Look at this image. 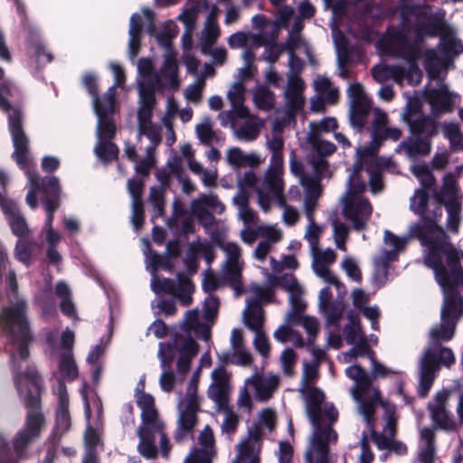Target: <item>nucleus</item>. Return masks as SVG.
Here are the masks:
<instances>
[{
    "instance_id": "29",
    "label": "nucleus",
    "mask_w": 463,
    "mask_h": 463,
    "mask_svg": "<svg viewBox=\"0 0 463 463\" xmlns=\"http://www.w3.org/2000/svg\"><path fill=\"white\" fill-rule=\"evenodd\" d=\"M246 88L242 81L234 82L227 92V99L231 104V109L222 111L219 118L222 125H227V121L233 120L237 117H245L249 115V108L244 105Z\"/></svg>"
},
{
    "instance_id": "52",
    "label": "nucleus",
    "mask_w": 463,
    "mask_h": 463,
    "mask_svg": "<svg viewBox=\"0 0 463 463\" xmlns=\"http://www.w3.org/2000/svg\"><path fill=\"white\" fill-rule=\"evenodd\" d=\"M233 203L238 208L239 218L245 224H256L258 222L257 213L250 207V195H235Z\"/></svg>"
},
{
    "instance_id": "17",
    "label": "nucleus",
    "mask_w": 463,
    "mask_h": 463,
    "mask_svg": "<svg viewBox=\"0 0 463 463\" xmlns=\"http://www.w3.org/2000/svg\"><path fill=\"white\" fill-rule=\"evenodd\" d=\"M152 289L156 294H169L176 298L183 306H189L193 301L194 286L192 280L183 273H178L176 281L170 279H160L155 275L151 281Z\"/></svg>"
},
{
    "instance_id": "51",
    "label": "nucleus",
    "mask_w": 463,
    "mask_h": 463,
    "mask_svg": "<svg viewBox=\"0 0 463 463\" xmlns=\"http://www.w3.org/2000/svg\"><path fill=\"white\" fill-rule=\"evenodd\" d=\"M317 93L326 100L328 104H335L339 99V91L331 80L326 77H317L314 80Z\"/></svg>"
},
{
    "instance_id": "38",
    "label": "nucleus",
    "mask_w": 463,
    "mask_h": 463,
    "mask_svg": "<svg viewBox=\"0 0 463 463\" xmlns=\"http://www.w3.org/2000/svg\"><path fill=\"white\" fill-rule=\"evenodd\" d=\"M226 160L233 168L258 167L263 159L256 153L247 154L239 147H232L227 151Z\"/></svg>"
},
{
    "instance_id": "54",
    "label": "nucleus",
    "mask_w": 463,
    "mask_h": 463,
    "mask_svg": "<svg viewBox=\"0 0 463 463\" xmlns=\"http://www.w3.org/2000/svg\"><path fill=\"white\" fill-rule=\"evenodd\" d=\"M371 439L379 449H388L397 454L402 455L407 451V447L402 441L396 440L395 438L387 439L384 436L377 435L376 430L372 429Z\"/></svg>"
},
{
    "instance_id": "20",
    "label": "nucleus",
    "mask_w": 463,
    "mask_h": 463,
    "mask_svg": "<svg viewBox=\"0 0 463 463\" xmlns=\"http://www.w3.org/2000/svg\"><path fill=\"white\" fill-rule=\"evenodd\" d=\"M407 241L406 238H400L390 231L384 232L383 242L385 247L381 250L379 256L374 260L375 279L378 282H385L389 263L397 259L398 254L404 250Z\"/></svg>"
},
{
    "instance_id": "18",
    "label": "nucleus",
    "mask_w": 463,
    "mask_h": 463,
    "mask_svg": "<svg viewBox=\"0 0 463 463\" xmlns=\"http://www.w3.org/2000/svg\"><path fill=\"white\" fill-rule=\"evenodd\" d=\"M343 205L342 213L345 218L351 222L355 231H363L373 213V205L364 196L343 195L341 198Z\"/></svg>"
},
{
    "instance_id": "60",
    "label": "nucleus",
    "mask_w": 463,
    "mask_h": 463,
    "mask_svg": "<svg viewBox=\"0 0 463 463\" xmlns=\"http://www.w3.org/2000/svg\"><path fill=\"white\" fill-rule=\"evenodd\" d=\"M260 180L253 170H247L239 174L236 180L238 192L236 195H250L249 190L258 186Z\"/></svg>"
},
{
    "instance_id": "33",
    "label": "nucleus",
    "mask_w": 463,
    "mask_h": 463,
    "mask_svg": "<svg viewBox=\"0 0 463 463\" xmlns=\"http://www.w3.org/2000/svg\"><path fill=\"white\" fill-rule=\"evenodd\" d=\"M279 383L280 379L275 374L263 376L260 373H255L246 379V384L250 385L251 390L254 391L255 399L260 402L269 400L278 390Z\"/></svg>"
},
{
    "instance_id": "45",
    "label": "nucleus",
    "mask_w": 463,
    "mask_h": 463,
    "mask_svg": "<svg viewBox=\"0 0 463 463\" xmlns=\"http://www.w3.org/2000/svg\"><path fill=\"white\" fill-rule=\"evenodd\" d=\"M434 457L435 433L432 429L425 427L420 430L419 459L421 463H433Z\"/></svg>"
},
{
    "instance_id": "43",
    "label": "nucleus",
    "mask_w": 463,
    "mask_h": 463,
    "mask_svg": "<svg viewBox=\"0 0 463 463\" xmlns=\"http://www.w3.org/2000/svg\"><path fill=\"white\" fill-rule=\"evenodd\" d=\"M458 188L457 180L452 174H447L443 178V184L440 189L433 193L434 199L440 203V205L458 202Z\"/></svg>"
},
{
    "instance_id": "6",
    "label": "nucleus",
    "mask_w": 463,
    "mask_h": 463,
    "mask_svg": "<svg viewBox=\"0 0 463 463\" xmlns=\"http://www.w3.org/2000/svg\"><path fill=\"white\" fill-rule=\"evenodd\" d=\"M354 400L357 403V410L362 414L370 428V431L374 428V415L378 406L383 409V420L384 425L382 431H376L377 435L384 436L387 439L395 438L397 433L398 416L396 407L383 399L381 390H377L370 385L365 378L364 383L358 390L353 392Z\"/></svg>"
},
{
    "instance_id": "47",
    "label": "nucleus",
    "mask_w": 463,
    "mask_h": 463,
    "mask_svg": "<svg viewBox=\"0 0 463 463\" xmlns=\"http://www.w3.org/2000/svg\"><path fill=\"white\" fill-rule=\"evenodd\" d=\"M399 151L403 152L409 157L425 156L430 151V143L420 137L410 138L399 146Z\"/></svg>"
},
{
    "instance_id": "56",
    "label": "nucleus",
    "mask_w": 463,
    "mask_h": 463,
    "mask_svg": "<svg viewBox=\"0 0 463 463\" xmlns=\"http://www.w3.org/2000/svg\"><path fill=\"white\" fill-rule=\"evenodd\" d=\"M307 463H331L329 455V445H320L317 438H314L313 444L306 453Z\"/></svg>"
},
{
    "instance_id": "46",
    "label": "nucleus",
    "mask_w": 463,
    "mask_h": 463,
    "mask_svg": "<svg viewBox=\"0 0 463 463\" xmlns=\"http://www.w3.org/2000/svg\"><path fill=\"white\" fill-rule=\"evenodd\" d=\"M164 87H170L174 90H176L179 87L178 80V67L175 58V54H169L165 57V62L163 68L161 69V73L159 74Z\"/></svg>"
},
{
    "instance_id": "57",
    "label": "nucleus",
    "mask_w": 463,
    "mask_h": 463,
    "mask_svg": "<svg viewBox=\"0 0 463 463\" xmlns=\"http://www.w3.org/2000/svg\"><path fill=\"white\" fill-rule=\"evenodd\" d=\"M307 140L312 149L321 157L329 156L335 150V146L329 141L324 140L322 137L319 136V131L317 129L315 131H309Z\"/></svg>"
},
{
    "instance_id": "12",
    "label": "nucleus",
    "mask_w": 463,
    "mask_h": 463,
    "mask_svg": "<svg viewBox=\"0 0 463 463\" xmlns=\"http://www.w3.org/2000/svg\"><path fill=\"white\" fill-rule=\"evenodd\" d=\"M200 409V401L197 395V381L193 379L188 387L185 395L178 403L179 417L177 429L175 434V439L182 442L186 438L192 436L193 430L197 423V411Z\"/></svg>"
},
{
    "instance_id": "36",
    "label": "nucleus",
    "mask_w": 463,
    "mask_h": 463,
    "mask_svg": "<svg viewBox=\"0 0 463 463\" xmlns=\"http://www.w3.org/2000/svg\"><path fill=\"white\" fill-rule=\"evenodd\" d=\"M357 161L353 167V171L349 176L347 182V190L344 195H351V196H364L363 194L366 190V182L362 175V168L366 166V165H373L374 163H377V157L372 162H365L361 159L360 153L357 150Z\"/></svg>"
},
{
    "instance_id": "32",
    "label": "nucleus",
    "mask_w": 463,
    "mask_h": 463,
    "mask_svg": "<svg viewBox=\"0 0 463 463\" xmlns=\"http://www.w3.org/2000/svg\"><path fill=\"white\" fill-rule=\"evenodd\" d=\"M278 38V28L269 35L268 32L261 31L259 33H252L250 32H237L232 34L227 42L231 48H248V47H260L268 45Z\"/></svg>"
},
{
    "instance_id": "35",
    "label": "nucleus",
    "mask_w": 463,
    "mask_h": 463,
    "mask_svg": "<svg viewBox=\"0 0 463 463\" xmlns=\"http://www.w3.org/2000/svg\"><path fill=\"white\" fill-rule=\"evenodd\" d=\"M41 191L46 195L44 204L48 213V222L51 223L53 219V212L60 206L59 180L54 176L41 179Z\"/></svg>"
},
{
    "instance_id": "26",
    "label": "nucleus",
    "mask_w": 463,
    "mask_h": 463,
    "mask_svg": "<svg viewBox=\"0 0 463 463\" xmlns=\"http://www.w3.org/2000/svg\"><path fill=\"white\" fill-rule=\"evenodd\" d=\"M212 383L208 388V397L216 406L229 404L232 392V373L224 365L215 368L211 374Z\"/></svg>"
},
{
    "instance_id": "27",
    "label": "nucleus",
    "mask_w": 463,
    "mask_h": 463,
    "mask_svg": "<svg viewBox=\"0 0 463 463\" xmlns=\"http://www.w3.org/2000/svg\"><path fill=\"white\" fill-rule=\"evenodd\" d=\"M94 109L98 117V139H113L117 130L115 120L111 116L114 110L113 95L106 94L103 97L102 105H96Z\"/></svg>"
},
{
    "instance_id": "58",
    "label": "nucleus",
    "mask_w": 463,
    "mask_h": 463,
    "mask_svg": "<svg viewBox=\"0 0 463 463\" xmlns=\"http://www.w3.org/2000/svg\"><path fill=\"white\" fill-rule=\"evenodd\" d=\"M55 295L61 299V310L69 317L75 316V307L71 301V291L69 286L60 281L55 286Z\"/></svg>"
},
{
    "instance_id": "21",
    "label": "nucleus",
    "mask_w": 463,
    "mask_h": 463,
    "mask_svg": "<svg viewBox=\"0 0 463 463\" xmlns=\"http://www.w3.org/2000/svg\"><path fill=\"white\" fill-rule=\"evenodd\" d=\"M364 356L368 357L372 363V370L371 374H369L361 365L359 364H352L351 366L345 369V374L354 381L353 386L350 388V394L354 398L353 392L358 390L362 385V383L365 381V378L370 383V385L377 390L380 388L377 385L373 384V381L379 378H384L390 376L395 372L392 369L386 367L380 362L375 359L374 351L372 349V354H364Z\"/></svg>"
},
{
    "instance_id": "23",
    "label": "nucleus",
    "mask_w": 463,
    "mask_h": 463,
    "mask_svg": "<svg viewBox=\"0 0 463 463\" xmlns=\"http://www.w3.org/2000/svg\"><path fill=\"white\" fill-rule=\"evenodd\" d=\"M451 392L449 390L438 392L433 400L428 404L430 419L435 427L445 431H455L458 429V422L448 409Z\"/></svg>"
},
{
    "instance_id": "5",
    "label": "nucleus",
    "mask_w": 463,
    "mask_h": 463,
    "mask_svg": "<svg viewBox=\"0 0 463 463\" xmlns=\"http://www.w3.org/2000/svg\"><path fill=\"white\" fill-rule=\"evenodd\" d=\"M20 369L21 365H18L16 370L19 371ZM23 377L33 385V389L29 390L25 397V405L30 409L27 413L26 426L23 430L18 432L13 441L14 449L19 455L39 436L44 426L43 415L38 408L41 386L40 376L34 368H27L24 373L17 372L14 381L18 388L20 387Z\"/></svg>"
},
{
    "instance_id": "31",
    "label": "nucleus",
    "mask_w": 463,
    "mask_h": 463,
    "mask_svg": "<svg viewBox=\"0 0 463 463\" xmlns=\"http://www.w3.org/2000/svg\"><path fill=\"white\" fill-rule=\"evenodd\" d=\"M225 364H232L241 366H250L253 362L252 355L247 350L241 329L235 328L231 334V350L222 356Z\"/></svg>"
},
{
    "instance_id": "53",
    "label": "nucleus",
    "mask_w": 463,
    "mask_h": 463,
    "mask_svg": "<svg viewBox=\"0 0 463 463\" xmlns=\"http://www.w3.org/2000/svg\"><path fill=\"white\" fill-rule=\"evenodd\" d=\"M372 103L349 106V120L353 128L361 131L371 111Z\"/></svg>"
},
{
    "instance_id": "7",
    "label": "nucleus",
    "mask_w": 463,
    "mask_h": 463,
    "mask_svg": "<svg viewBox=\"0 0 463 463\" xmlns=\"http://www.w3.org/2000/svg\"><path fill=\"white\" fill-rule=\"evenodd\" d=\"M410 209L425 222L423 226L412 228L411 233L420 239L423 245L428 246L426 251L432 248L435 242H449L444 230L437 224L443 213L442 206L436 200L430 203L429 194L424 188L415 190L410 200Z\"/></svg>"
},
{
    "instance_id": "15",
    "label": "nucleus",
    "mask_w": 463,
    "mask_h": 463,
    "mask_svg": "<svg viewBox=\"0 0 463 463\" xmlns=\"http://www.w3.org/2000/svg\"><path fill=\"white\" fill-rule=\"evenodd\" d=\"M344 338L348 345H352L351 349L343 354L345 363L352 364L357 357L372 354V348L357 315H348V323L344 328Z\"/></svg>"
},
{
    "instance_id": "64",
    "label": "nucleus",
    "mask_w": 463,
    "mask_h": 463,
    "mask_svg": "<svg viewBox=\"0 0 463 463\" xmlns=\"http://www.w3.org/2000/svg\"><path fill=\"white\" fill-rule=\"evenodd\" d=\"M445 137L454 149H463V134L456 123H444L441 126Z\"/></svg>"
},
{
    "instance_id": "25",
    "label": "nucleus",
    "mask_w": 463,
    "mask_h": 463,
    "mask_svg": "<svg viewBox=\"0 0 463 463\" xmlns=\"http://www.w3.org/2000/svg\"><path fill=\"white\" fill-rule=\"evenodd\" d=\"M192 214L204 227H211L214 224V213L221 214L224 212V204L213 194H201L193 200L190 205Z\"/></svg>"
},
{
    "instance_id": "49",
    "label": "nucleus",
    "mask_w": 463,
    "mask_h": 463,
    "mask_svg": "<svg viewBox=\"0 0 463 463\" xmlns=\"http://www.w3.org/2000/svg\"><path fill=\"white\" fill-rule=\"evenodd\" d=\"M99 444H101V439L99 432L94 428L89 426L84 433L86 454L82 463H98V454L95 447Z\"/></svg>"
},
{
    "instance_id": "16",
    "label": "nucleus",
    "mask_w": 463,
    "mask_h": 463,
    "mask_svg": "<svg viewBox=\"0 0 463 463\" xmlns=\"http://www.w3.org/2000/svg\"><path fill=\"white\" fill-rule=\"evenodd\" d=\"M141 425L137 429V451L147 459H155L158 456L156 434L159 435L165 431V423L160 420L159 413L141 417Z\"/></svg>"
},
{
    "instance_id": "50",
    "label": "nucleus",
    "mask_w": 463,
    "mask_h": 463,
    "mask_svg": "<svg viewBox=\"0 0 463 463\" xmlns=\"http://www.w3.org/2000/svg\"><path fill=\"white\" fill-rule=\"evenodd\" d=\"M143 27V18L140 14H133L130 19L129 28V55L131 59H134L140 49V34Z\"/></svg>"
},
{
    "instance_id": "63",
    "label": "nucleus",
    "mask_w": 463,
    "mask_h": 463,
    "mask_svg": "<svg viewBox=\"0 0 463 463\" xmlns=\"http://www.w3.org/2000/svg\"><path fill=\"white\" fill-rule=\"evenodd\" d=\"M425 67L431 78L439 76V72L445 68V60L439 56L435 50H428L425 52Z\"/></svg>"
},
{
    "instance_id": "22",
    "label": "nucleus",
    "mask_w": 463,
    "mask_h": 463,
    "mask_svg": "<svg viewBox=\"0 0 463 463\" xmlns=\"http://www.w3.org/2000/svg\"><path fill=\"white\" fill-rule=\"evenodd\" d=\"M263 433L259 424L249 428L248 435L236 446V457L232 463H261Z\"/></svg>"
},
{
    "instance_id": "9",
    "label": "nucleus",
    "mask_w": 463,
    "mask_h": 463,
    "mask_svg": "<svg viewBox=\"0 0 463 463\" xmlns=\"http://www.w3.org/2000/svg\"><path fill=\"white\" fill-rule=\"evenodd\" d=\"M454 363L455 356L451 349L432 343L420 360L419 395L427 396L440 365L449 367Z\"/></svg>"
},
{
    "instance_id": "34",
    "label": "nucleus",
    "mask_w": 463,
    "mask_h": 463,
    "mask_svg": "<svg viewBox=\"0 0 463 463\" xmlns=\"http://www.w3.org/2000/svg\"><path fill=\"white\" fill-rule=\"evenodd\" d=\"M304 88V81L298 76H288V87L285 91V109L296 114L302 109L305 103L303 96Z\"/></svg>"
},
{
    "instance_id": "41",
    "label": "nucleus",
    "mask_w": 463,
    "mask_h": 463,
    "mask_svg": "<svg viewBox=\"0 0 463 463\" xmlns=\"http://www.w3.org/2000/svg\"><path fill=\"white\" fill-rule=\"evenodd\" d=\"M41 244L33 238L19 239L14 247V257L26 266L31 265L33 258L41 251Z\"/></svg>"
},
{
    "instance_id": "4",
    "label": "nucleus",
    "mask_w": 463,
    "mask_h": 463,
    "mask_svg": "<svg viewBox=\"0 0 463 463\" xmlns=\"http://www.w3.org/2000/svg\"><path fill=\"white\" fill-rule=\"evenodd\" d=\"M306 403V411L314 427L309 439V445L313 444L316 437L320 445H329L337 439L332 425L337 420L338 412L333 404L325 403L324 392L314 386L305 385L299 389Z\"/></svg>"
},
{
    "instance_id": "37",
    "label": "nucleus",
    "mask_w": 463,
    "mask_h": 463,
    "mask_svg": "<svg viewBox=\"0 0 463 463\" xmlns=\"http://www.w3.org/2000/svg\"><path fill=\"white\" fill-rule=\"evenodd\" d=\"M272 283L290 293V302L297 310L303 311L306 308V304L301 299L302 288L292 274L275 277Z\"/></svg>"
},
{
    "instance_id": "14",
    "label": "nucleus",
    "mask_w": 463,
    "mask_h": 463,
    "mask_svg": "<svg viewBox=\"0 0 463 463\" xmlns=\"http://www.w3.org/2000/svg\"><path fill=\"white\" fill-rule=\"evenodd\" d=\"M0 107L8 113V128L14 147L13 156L22 168H25L28 163L30 149L29 138L23 128V113L16 108H11L1 94Z\"/></svg>"
},
{
    "instance_id": "61",
    "label": "nucleus",
    "mask_w": 463,
    "mask_h": 463,
    "mask_svg": "<svg viewBox=\"0 0 463 463\" xmlns=\"http://www.w3.org/2000/svg\"><path fill=\"white\" fill-rule=\"evenodd\" d=\"M8 223L12 232L19 239L29 237L31 231L24 217L18 212L10 211Z\"/></svg>"
},
{
    "instance_id": "19",
    "label": "nucleus",
    "mask_w": 463,
    "mask_h": 463,
    "mask_svg": "<svg viewBox=\"0 0 463 463\" xmlns=\"http://www.w3.org/2000/svg\"><path fill=\"white\" fill-rule=\"evenodd\" d=\"M306 187V196L303 199V210L308 220V226L305 234V238L310 244V251L319 249V238L322 229L315 222L314 213L318 205L320 198V187L309 182H304Z\"/></svg>"
},
{
    "instance_id": "13",
    "label": "nucleus",
    "mask_w": 463,
    "mask_h": 463,
    "mask_svg": "<svg viewBox=\"0 0 463 463\" xmlns=\"http://www.w3.org/2000/svg\"><path fill=\"white\" fill-rule=\"evenodd\" d=\"M283 174L284 165L275 160L273 164L269 163L256 186L258 203L264 212L270 209L274 200L281 198L285 188Z\"/></svg>"
},
{
    "instance_id": "2",
    "label": "nucleus",
    "mask_w": 463,
    "mask_h": 463,
    "mask_svg": "<svg viewBox=\"0 0 463 463\" xmlns=\"http://www.w3.org/2000/svg\"><path fill=\"white\" fill-rule=\"evenodd\" d=\"M424 264L434 270L443 290L441 318L458 323L463 315V298L457 290L463 286V269L458 251L450 242H435L425 252Z\"/></svg>"
},
{
    "instance_id": "59",
    "label": "nucleus",
    "mask_w": 463,
    "mask_h": 463,
    "mask_svg": "<svg viewBox=\"0 0 463 463\" xmlns=\"http://www.w3.org/2000/svg\"><path fill=\"white\" fill-rule=\"evenodd\" d=\"M220 35L221 30L218 23H204L203 28L200 33V50L203 51L208 47L213 46Z\"/></svg>"
},
{
    "instance_id": "8",
    "label": "nucleus",
    "mask_w": 463,
    "mask_h": 463,
    "mask_svg": "<svg viewBox=\"0 0 463 463\" xmlns=\"http://www.w3.org/2000/svg\"><path fill=\"white\" fill-rule=\"evenodd\" d=\"M26 304L24 300L3 309L0 316L4 329L8 333L10 344L22 360L28 357L27 345L32 340L25 317Z\"/></svg>"
},
{
    "instance_id": "1",
    "label": "nucleus",
    "mask_w": 463,
    "mask_h": 463,
    "mask_svg": "<svg viewBox=\"0 0 463 463\" xmlns=\"http://www.w3.org/2000/svg\"><path fill=\"white\" fill-rule=\"evenodd\" d=\"M137 70V145L126 143L124 151L126 156L136 163V172L147 176L156 165L155 151L162 141L161 127L152 122V116L156 104L155 94L164 88V83L160 75L154 71L150 60L140 59Z\"/></svg>"
},
{
    "instance_id": "44",
    "label": "nucleus",
    "mask_w": 463,
    "mask_h": 463,
    "mask_svg": "<svg viewBox=\"0 0 463 463\" xmlns=\"http://www.w3.org/2000/svg\"><path fill=\"white\" fill-rule=\"evenodd\" d=\"M244 325L253 332L262 330L265 316L261 306L255 302H247L242 313Z\"/></svg>"
},
{
    "instance_id": "62",
    "label": "nucleus",
    "mask_w": 463,
    "mask_h": 463,
    "mask_svg": "<svg viewBox=\"0 0 463 463\" xmlns=\"http://www.w3.org/2000/svg\"><path fill=\"white\" fill-rule=\"evenodd\" d=\"M217 408L224 416L223 421L221 425L222 431L228 435L234 434L240 422L239 415L229 407V404L217 406Z\"/></svg>"
},
{
    "instance_id": "10",
    "label": "nucleus",
    "mask_w": 463,
    "mask_h": 463,
    "mask_svg": "<svg viewBox=\"0 0 463 463\" xmlns=\"http://www.w3.org/2000/svg\"><path fill=\"white\" fill-rule=\"evenodd\" d=\"M219 247L225 257L222 265V279L234 290L236 296H240L245 291L242 281L245 266L242 249L233 241H222Z\"/></svg>"
},
{
    "instance_id": "3",
    "label": "nucleus",
    "mask_w": 463,
    "mask_h": 463,
    "mask_svg": "<svg viewBox=\"0 0 463 463\" xmlns=\"http://www.w3.org/2000/svg\"><path fill=\"white\" fill-rule=\"evenodd\" d=\"M211 322L204 320L198 309L186 311L180 332L172 334L169 341L159 344L158 358L163 365L177 357L176 371L183 380L199 351V345L192 335L207 341L211 336Z\"/></svg>"
},
{
    "instance_id": "40",
    "label": "nucleus",
    "mask_w": 463,
    "mask_h": 463,
    "mask_svg": "<svg viewBox=\"0 0 463 463\" xmlns=\"http://www.w3.org/2000/svg\"><path fill=\"white\" fill-rule=\"evenodd\" d=\"M401 55L411 63L410 70L407 74L408 80L410 81L415 80L416 82H419L421 73L414 64V61L419 59L420 55V37L419 36L416 42L412 44L403 42L402 43Z\"/></svg>"
},
{
    "instance_id": "48",
    "label": "nucleus",
    "mask_w": 463,
    "mask_h": 463,
    "mask_svg": "<svg viewBox=\"0 0 463 463\" xmlns=\"http://www.w3.org/2000/svg\"><path fill=\"white\" fill-rule=\"evenodd\" d=\"M252 100L255 107L262 111H269L275 107V94L265 85H260L254 89Z\"/></svg>"
},
{
    "instance_id": "24",
    "label": "nucleus",
    "mask_w": 463,
    "mask_h": 463,
    "mask_svg": "<svg viewBox=\"0 0 463 463\" xmlns=\"http://www.w3.org/2000/svg\"><path fill=\"white\" fill-rule=\"evenodd\" d=\"M311 165L313 166L314 175H311L305 171V167L301 161L298 160L295 154L293 153L289 162V167L291 173L297 176L299 180V184L303 187L304 190V197L306 196V187L303 184L304 182L314 183L320 187V195L323 192V187L320 184V180L323 177H327L330 175L328 170V162L324 158L319 156L318 158L313 157L311 159Z\"/></svg>"
},
{
    "instance_id": "28",
    "label": "nucleus",
    "mask_w": 463,
    "mask_h": 463,
    "mask_svg": "<svg viewBox=\"0 0 463 463\" xmlns=\"http://www.w3.org/2000/svg\"><path fill=\"white\" fill-rule=\"evenodd\" d=\"M312 268L314 272L326 283L338 287L340 285L337 277L330 267L336 260V253L332 249H317L311 250Z\"/></svg>"
},
{
    "instance_id": "30",
    "label": "nucleus",
    "mask_w": 463,
    "mask_h": 463,
    "mask_svg": "<svg viewBox=\"0 0 463 463\" xmlns=\"http://www.w3.org/2000/svg\"><path fill=\"white\" fill-rule=\"evenodd\" d=\"M234 131L235 137L242 141H252L256 139L265 126V120L251 114L245 117H237L233 120L227 121Z\"/></svg>"
},
{
    "instance_id": "39",
    "label": "nucleus",
    "mask_w": 463,
    "mask_h": 463,
    "mask_svg": "<svg viewBox=\"0 0 463 463\" xmlns=\"http://www.w3.org/2000/svg\"><path fill=\"white\" fill-rule=\"evenodd\" d=\"M411 132L416 137L427 139L437 134V124L433 118L424 115H415L408 120Z\"/></svg>"
},
{
    "instance_id": "42",
    "label": "nucleus",
    "mask_w": 463,
    "mask_h": 463,
    "mask_svg": "<svg viewBox=\"0 0 463 463\" xmlns=\"http://www.w3.org/2000/svg\"><path fill=\"white\" fill-rule=\"evenodd\" d=\"M426 99L430 104L434 114L439 115L452 110L451 95L446 86L439 90H430L426 93Z\"/></svg>"
},
{
    "instance_id": "11",
    "label": "nucleus",
    "mask_w": 463,
    "mask_h": 463,
    "mask_svg": "<svg viewBox=\"0 0 463 463\" xmlns=\"http://www.w3.org/2000/svg\"><path fill=\"white\" fill-rule=\"evenodd\" d=\"M373 119L371 124V141L357 150L360 153L361 159L365 162H372L377 157V151L387 138L398 140L402 137V131L398 128H390L389 118L383 109L374 108L373 109Z\"/></svg>"
},
{
    "instance_id": "55",
    "label": "nucleus",
    "mask_w": 463,
    "mask_h": 463,
    "mask_svg": "<svg viewBox=\"0 0 463 463\" xmlns=\"http://www.w3.org/2000/svg\"><path fill=\"white\" fill-rule=\"evenodd\" d=\"M457 323L449 319L441 318V323L431 328L430 331V338L433 344H439L440 341L450 340L455 333Z\"/></svg>"
}]
</instances>
